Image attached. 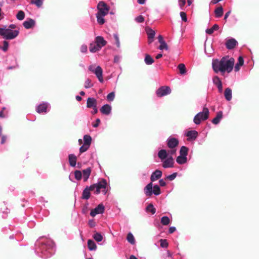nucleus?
I'll return each mask as SVG.
<instances>
[{"label": "nucleus", "instance_id": "f257e3e1", "mask_svg": "<svg viewBox=\"0 0 259 259\" xmlns=\"http://www.w3.org/2000/svg\"><path fill=\"white\" fill-rule=\"evenodd\" d=\"M34 249L37 255L41 258H47L54 254L55 246L51 239L41 237L36 241Z\"/></svg>", "mask_w": 259, "mask_h": 259}, {"label": "nucleus", "instance_id": "f03ea898", "mask_svg": "<svg viewBox=\"0 0 259 259\" xmlns=\"http://www.w3.org/2000/svg\"><path fill=\"white\" fill-rule=\"evenodd\" d=\"M234 59L229 56L222 57L220 60L213 59L212 60V68L215 73L219 72L223 75L225 72L230 73L234 65Z\"/></svg>", "mask_w": 259, "mask_h": 259}, {"label": "nucleus", "instance_id": "7ed1b4c3", "mask_svg": "<svg viewBox=\"0 0 259 259\" xmlns=\"http://www.w3.org/2000/svg\"><path fill=\"white\" fill-rule=\"evenodd\" d=\"M172 155H169L165 149H161L158 151L157 156L161 160L163 168H167L174 167L175 161Z\"/></svg>", "mask_w": 259, "mask_h": 259}, {"label": "nucleus", "instance_id": "20e7f679", "mask_svg": "<svg viewBox=\"0 0 259 259\" xmlns=\"http://www.w3.org/2000/svg\"><path fill=\"white\" fill-rule=\"evenodd\" d=\"M107 41L102 36H97L95 41L90 44L89 50L92 53H96L107 45Z\"/></svg>", "mask_w": 259, "mask_h": 259}, {"label": "nucleus", "instance_id": "39448f33", "mask_svg": "<svg viewBox=\"0 0 259 259\" xmlns=\"http://www.w3.org/2000/svg\"><path fill=\"white\" fill-rule=\"evenodd\" d=\"M94 194L98 195L101 192L103 195H106L108 191V184L107 181L105 179H102L97 183L91 185Z\"/></svg>", "mask_w": 259, "mask_h": 259}, {"label": "nucleus", "instance_id": "423d86ee", "mask_svg": "<svg viewBox=\"0 0 259 259\" xmlns=\"http://www.w3.org/2000/svg\"><path fill=\"white\" fill-rule=\"evenodd\" d=\"M18 30H13L7 28V26L0 28V35L5 39H13L16 38L19 34Z\"/></svg>", "mask_w": 259, "mask_h": 259}, {"label": "nucleus", "instance_id": "0eeeda50", "mask_svg": "<svg viewBox=\"0 0 259 259\" xmlns=\"http://www.w3.org/2000/svg\"><path fill=\"white\" fill-rule=\"evenodd\" d=\"M144 192L146 196L150 197L152 194L158 196L161 194L159 186L157 185L153 186L152 182L148 183L144 188Z\"/></svg>", "mask_w": 259, "mask_h": 259}, {"label": "nucleus", "instance_id": "6e6552de", "mask_svg": "<svg viewBox=\"0 0 259 259\" xmlns=\"http://www.w3.org/2000/svg\"><path fill=\"white\" fill-rule=\"evenodd\" d=\"M209 111L207 107H204L203 111L198 112L194 117L193 122L196 125H199L202 121L206 120L209 118Z\"/></svg>", "mask_w": 259, "mask_h": 259}, {"label": "nucleus", "instance_id": "1a4fd4ad", "mask_svg": "<svg viewBox=\"0 0 259 259\" xmlns=\"http://www.w3.org/2000/svg\"><path fill=\"white\" fill-rule=\"evenodd\" d=\"M166 144L167 147L170 149L169 150L167 151L169 153V154H175L177 151L176 148L179 144V140L177 138L170 136L167 138L166 140Z\"/></svg>", "mask_w": 259, "mask_h": 259}, {"label": "nucleus", "instance_id": "9d476101", "mask_svg": "<svg viewBox=\"0 0 259 259\" xmlns=\"http://www.w3.org/2000/svg\"><path fill=\"white\" fill-rule=\"evenodd\" d=\"M105 207L103 203L98 204L95 208L91 209L90 215L95 217L97 214H103L105 212Z\"/></svg>", "mask_w": 259, "mask_h": 259}, {"label": "nucleus", "instance_id": "9b49d317", "mask_svg": "<svg viewBox=\"0 0 259 259\" xmlns=\"http://www.w3.org/2000/svg\"><path fill=\"white\" fill-rule=\"evenodd\" d=\"M171 89L168 86H162L160 87L156 92V94L158 97H161L170 94Z\"/></svg>", "mask_w": 259, "mask_h": 259}, {"label": "nucleus", "instance_id": "f8f14e48", "mask_svg": "<svg viewBox=\"0 0 259 259\" xmlns=\"http://www.w3.org/2000/svg\"><path fill=\"white\" fill-rule=\"evenodd\" d=\"M98 12L97 14H100L103 15H107L109 11L108 6L103 1H101L98 5Z\"/></svg>", "mask_w": 259, "mask_h": 259}, {"label": "nucleus", "instance_id": "ddd939ff", "mask_svg": "<svg viewBox=\"0 0 259 259\" xmlns=\"http://www.w3.org/2000/svg\"><path fill=\"white\" fill-rule=\"evenodd\" d=\"M92 73H94L96 77L98 78L99 81L103 83L104 82L103 77V69L100 66H97V67L93 70Z\"/></svg>", "mask_w": 259, "mask_h": 259}, {"label": "nucleus", "instance_id": "4468645a", "mask_svg": "<svg viewBox=\"0 0 259 259\" xmlns=\"http://www.w3.org/2000/svg\"><path fill=\"white\" fill-rule=\"evenodd\" d=\"M49 106L50 104L48 102H43L37 106L36 111L40 114H46Z\"/></svg>", "mask_w": 259, "mask_h": 259}, {"label": "nucleus", "instance_id": "2eb2a0df", "mask_svg": "<svg viewBox=\"0 0 259 259\" xmlns=\"http://www.w3.org/2000/svg\"><path fill=\"white\" fill-rule=\"evenodd\" d=\"M185 135L188 137L187 140L190 141L196 139L198 133L195 130H191L186 132Z\"/></svg>", "mask_w": 259, "mask_h": 259}, {"label": "nucleus", "instance_id": "dca6fc26", "mask_svg": "<svg viewBox=\"0 0 259 259\" xmlns=\"http://www.w3.org/2000/svg\"><path fill=\"white\" fill-rule=\"evenodd\" d=\"M238 44L237 41L233 38L227 39L225 42V45L227 49L232 50Z\"/></svg>", "mask_w": 259, "mask_h": 259}, {"label": "nucleus", "instance_id": "f3484780", "mask_svg": "<svg viewBox=\"0 0 259 259\" xmlns=\"http://www.w3.org/2000/svg\"><path fill=\"white\" fill-rule=\"evenodd\" d=\"M162 175V172L161 170L159 169H156L154 171H153L151 176H150V180L151 182H153L159 178L161 177Z\"/></svg>", "mask_w": 259, "mask_h": 259}, {"label": "nucleus", "instance_id": "a211bd4d", "mask_svg": "<svg viewBox=\"0 0 259 259\" xmlns=\"http://www.w3.org/2000/svg\"><path fill=\"white\" fill-rule=\"evenodd\" d=\"M90 191H94L92 187H91V185L87 186L83 190L82 198L85 200L89 199L91 196Z\"/></svg>", "mask_w": 259, "mask_h": 259}, {"label": "nucleus", "instance_id": "6ab92c4d", "mask_svg": "<svg viewBox=\"0 0 259 259\" xmlns=\"http://www.w3.org/2000/svg\"><path fill=\"white\" fill-rule=\"evenodd\" d=\"M112 107L109 104H105L101 108L100 111L101 112L104 114L108 115L110 114L111 112Z\"/></svg>", "mask_w": 259, "mask_h": 259}, {"label": "nucleus", "instance_id": "aec40b11", "mask_svg": "<svg viewBox=\"0 0 259 259\" xmlns=\"http://www.w3.org/2000/svg\"><path fill=\"white\" fill-rule=\"evenodd\" d=\"M23 26L26 29H30L32 28L35 24L34 20L29 18L23 22Z\"/></svg>", "mask_w": 259, "mask_h": 259}, {"label": "nucleus", "instance_id": "412c9836", "mask_svg": "<svg viewBox=\"0 0 259 259\" xmlns=\"http://www.w3.org/2000/svg\"><path fill=\"white\" fill-rule=\"evenodd\" d=\"M97 106V101L96 99L92 97H89L88 98L87 101V108H91L95 107Z\"/></svg>", "mask_w": 259, "mask_h": 259}, {"label": "nucleus", "instance_id": "4be33fe9", "mask_svg": "<svg viewBox=\"0 0 259 259\" xmlns=\"http://www.w3.org/2000/svg\"><path fill=\"white\" fill-rule=\"evenodd\" d=\"M91 171L92 169L90 167L82 170V176L84 182L88 181L91 175Z\"/></svg>", "mask_w": 259, "mask_h": 259}, {"label": "nucleus", "instance_id": "5701e85b", "mask_svg": "<svg viewBox=\"0 0 259 259\" xmlns=\"http://www.w3.org/2000/svg\"><path fill=\"white\" fill-rule=\"evenodd\" d=\"M76 156L73 154H70L68 155V161L69 165L72 167H75L76 164Z\"/></svg>", "mask_w": 259, "mask_h": 259}, {"label": "nucleus", "instance_id": "b1692460", "mask_svg": "<svg viewBox=\"0 0 259 259\" xmlns=\"http://www.w3.org/2000/svg\"><path fill=\"white\" fill-rule=\"evenodd\" d=\"M222 118L223 112L222 111H220L217 113L216 116L212 120L211 122L214 124H218L220 123Z\"/></svg>", "mask_w": 259, "mask_h": 259}, {"label": "nucleus", "instance_id": "393cba45", "mask_svg": "<svg viewBox=\"0 0 259 259\" xmlns=\"http://www.w3.org/2000/svg\"><path fill=\"white\" fill-rule=\"evenodd\" d=\"M244 64V60L242 57L239 56L238 59V61L234 66V71L238 72L240 70V68Z\"/></svg>", "mask_w": 259, "mask_h": 259}, {"label": "nucleus", "instance_id": "a878e982", "mask_svg": "<svg viewBox=\"0 0 259 259\" xmlns=\"http://www.w3.org/2000/svg\"><path fill=\"white\" fill-rule=\"evenodd\" d=\"M188 161V158L186 156H178L176 158V162L177 163L180 165L184 164Z\"/></svg>", "mask_w": 259, "mask_h": 259}, {"label": "nucleus", "instance_id": "bb28decb", "mask_svg": "<svg viewBox=\"0 0 259 259\" xmlns=\"http://www.w3.org/2000/svg\"><path fill=\"white\" fill-rule=\"evenodd\" d=\"M224 96L226 100L228 101H230L232 99V90L230 88H227L225 89Z\"/></svg>", "mask_w": 259, "mask_h": 259}, {"label": "nucleus", "instance_id": "cd10ccee", "mask_svg": "<svg viewBox=\"0 0 259 259\" xmlns=\"http://www.w3.org/2000/svg\"><path fill=\"white\" fill-rule=\"evenodd\" d=\"M88 247L90 251L96 250L97 249L96 244L91 239H89L88 241Z\"/></svg>", "mask_w": 259, "mask_h": 259}, {"label": "nucleus", "instance_id": "c85d7f7f", "mask_svg": "<svg viewBox=\"0 0 259 259\" xmlns=\"http://www.w3.org/2000/svg\"><path fill=\"white\" fill-rule=\"evenodd\" d=\"M189 148L185 146L181 147L180 150V155L187 157L188 154Z\"/></svg>", "mask_w": 259, "mask_h": 259}, {"label": "nucleus", "instance_id": "c756f323", "mask_svg": "<svg viewBox=\"0 0 259 259\" xmlns=\"http://www.w3.org/2000/svg\"><path fill=\"white\" fill-rule=\"evenodd\" d=\"M147 34L149 39V43H151L152 42L153 39L155 36V32L152 29H150L147 31Z\"/></svg>", "mask_w": 259, "mask_h": 259}, {"label": "nucleus", "instance_id": "7c9ffc66", "mask_svg": "<svg viewBox=\"0 0 259 259\" xmlns=\"http://www.w3.org/2000/svg\"><path fill=\"white\" fill-rule=\"evenodd\" d=\"M126 240L132 245H134L136 243L135 237L131 232L128 233Z\"/></svg>", "mask_w": 259, "mask_h": 259}, {"label": "nucleus", "instance_id": "2f4dec72", "mask_svg": "<svg viewBox=\"0 0 259 259\" xmlns=\"http://www.w3.org/2000/svg\"><path fill=\"white\" fill-rule=\"evenodd\" d=\"M83 144L90 146L92 142V138L89 135H85L83 136Z\"/></svg>", "mask_w": 259, "mask_h": 259}, {"label": "nucleus", "instance_id": "473e14b6", "mask_svg": "<svg viewBox=\"0 0 259 259\" xmlns=\"http://www.w3.org/2000/svg\"><path fill=\"white\" fill-rule=\"evenodd\" d=\"M144 61L146 64L149 65H151L154 62V60L150 55L146 54Z\"/></svg>", "mask_w": 259, "mask_h": 259}, {"label": "nucleus", "instance_id": "72a5a7b5", "mask_svg": "<svg viewBox=\"0 0 259 259\" xmlns=\"http://www.w3.org/2000/svg\"><path fill=\"white\" fill-rule=\"evenodd\" d=\"M105 15H103L100 14H96V17L97 19V22L98 23L102 25L105 23V19L104 17Z\"/></svg>", "mask_w": 259, "mask_h": 259}, {"label": "nucleus", "instance_id": "f704fd0d", "mask_svg": "<svg viewBox=\"0 0 259 259\" xmlns=\"http://www.w3.org/2000/svg\"><path fill=\"white\" fill-rule=\"evenodd\" d=\"M214 13L216 17L220 18L222 17L223 14V8L222 7L217 8L214 11Z\"/></svg>", "mask_w": 259, "mask_h": 259}, {"label": "nucleus", "instance_id": "c9c22d12", "mask_svg": "<svg viewBox=\"0 0 259 259\" xmlns=\"http://www.w3.org/2000/svg\"><path fill=\"white\" fill-rule=\"evenodd\" d=\"M146 211L147 212H150L151 214H154L156 212V209L154 208L153 205L150 203L146 207Z\"/></svg>", "mask_w": 259, "mask_h": 259}, {"label": "nucleus", "instance_id": "e433bc0d", "mask_svg": "<svg viewBox=\"0 0 259 259\" xmlns=\"http://www.w3.org/2000/svg\"><path fill=\"white\" fill-rule=\"evenodd\" d=\"M219 28V26L218 24H214L213 26L209 29L206 30V33L209 34H211L213 33L214 31L218 30Z\"/></svg>", "mask_w": 259, "mask_h": 259}, {"label": "nucleus", "instance_id": "4c0bfd02", "mask_svg": "<svg viewBox=\"0 0 259 259\" xmlns=\"http://www.w3.org/2000/svg\"><path fill=\"white\" fill-rule=\"evenodd\" d=\"M93 238L97 242H99L102 241L103 240V236L100 233L96 232L93 235Z\"/></svg>", "mask_w": 259, "mask_h": 259}, {"label": "nucleus", "instance_id": "58836bf2", "mask_svg": "<svg viewBox=\"0 0 259 259\" xmlns=\"http://www.w3.org/2000/svg\"><path fill=\"white\" fill-rule=\"evenodd\" d=\"M178 68L181 74H185L186 73V68L184 64H180L178 65Z\"/></svg>", "mask_w": 259, "mask_h": 259}, {"label": "nucleus", "instance_id": "ea45409f", "mask_svg": "<svg viewBox=\"0 0 259 259\" xmlns=\"http://www.w3.org/2000/svg\"><path fill=\"white\" fill-rule=\"evenodd\" d=\"M2 205H4V208H3L2 206H1L0 211L5 214H7L8 213L10 212V209L7 208V207L6 206V204L5 202H3L2 204Z\"/></svg>", "mask_w": 259, "mask_h": 259}, {"label": "nucleus", "instance_id": "a19ab883", "mask_svg": "<svg viewBox=\"0 0 259 259\" xmlns=\"http://www.w3.org/2000/svg\"><path fill=\"white\" fill-rule=\"evenodd\" d=\"M169 219L167 216H163L161 218V223L163 225H167L169 224Z\"/></svg>", "mask_w": 259, "mask_h": 259}, {"label": "nucleus", "instance_id": "79ce46f5", "mask_svg": "<svg viewBox=\"0 0 259 259\" xmlns=\"http://www.w3.org/2000/svg\"><path fill=\"white\" fill-rule=\"evenodd\" d=\"M212 82L216 86L222 84L221 79L218 76H214L212 78Z\"/></svg>", "mask_w": 259, "mask_h": 259}, {"label": "nucleus", "instance_id": "37998d69", "mask_svg": "<svg viewBox=\"0 0 259 259\" xmlns=\"http://www.w3.org/2000/svg\"><path fill=\"white\" fill-rule=\"evenodd\" d=\"M43 2L44 0H32L30 4L35 5L37 8H40L42 5Z\"/></svg>", "mask_w": 259, "mask_h": 259}, {"label": "nucleus", "instance_id": "c03bdc74", "mask_svg": "<svg viewBox=\"0 0 259 259\" xmlns=\"http://www.w3.org/2000/svg\"><path fill=\"white\" fill-rule=\"evenodd\" d=\"M94 85V84L93 83H92L91 82V80L89 78H87L85 82H84V87L85 89H89V88H91L92 87H93Z\"/></svg>", "mask_w": 259, "mask_h": 259}, {"label": "nucleus", "instance_id": "a18cd8bd", "mask_svg": "<svg viewBox=\"0 0 259 259\" xmlns=\"http://www.w3.org/2000/svg\"><path fill=\"white\" fill-rule=\"evenodd\" d=\"M16 18L19 20H22L25 18V13L23 11H19L16 15Z\"/></svg>", "mask_w": 259, "mask_h": 259}, {"label": "nucleus", "instance_id": "49530a36", "mask_svg": "<svg viewBox=\"0 0 259 259\" xmlns=\"http://www.w3.org/2000/svg\"><path fill=\"white\" fill-rule=\"evenodd\" d=\"M74 177L76 180H80L82 178V172L79 170H76L74 171Z\"/></svg>", "mask_w": 259, "mask_h": 259}, {"label": "nucleus", "instance_id": "de8ad7c7", "mask_svg": "<svg viewBox=\"0 0 259 259\" xmlns=\"http://www.w3.org/2000/svg\"><path fill=\"white\" fill-rule=\"evenodd\" d=\"M177 172H174L171 175L166 176L165 179L169 181H173L177 177Z\"/></svg>", "mask_w": 259, "mask_h": 259}, {"label": "nucleus", "instance_id": "09e8293b", "mask_svg": "<svg viewBox=\"0 0 259 259\" xmlns=\"http://www.w3.org/2000/svg\"><path fill=\"white\" fill-rule=\"evenodd\" d=\"M89 203L87 202L83 206V207L82 208V210H81V212L83 214H85L88 212L89 210Z\"/></svg>", "mask_w": 259, "mask_h": 259}, {"label": "nucleus", "instance_id": "8fccbe9b", "mask_svg": "<svg viewBox=\"0 0 259 259\" xmlns=\"http://www.w3.org/2000/svg\"><path fill=\"white\" fill-rule=\"evenodd\" d=\"M114 38L115 40V44L118 48H120V43L119 38L118 37V35L117 33H114L113 34Z\"/></svg>", "mask_w": 259, "mask_h": 259}, {"label": "nucleus", "instance_id": "3c124183", "mask_svg": "<svg viewBox=\"0 0 259 259\" xmlns=\"http://www.w3.org/2000/svg\"><path fill=\"white\" fill-rule=\"evenodd\" d=\"M115 93L114 92H112L107 95V99L110 102L113 101L115 98Z\"/></svg>", "mask_w": 259, "mask_h": 259}, {"label": "nucleus", "instance_id": "603ef678", "mask_svg": "<svg viewBox=\"0 0 259 259\" xmlns=\"http://www.w3.org/2000/svg\"><path fill=\"white\" fill-rule=\"evenodd\" d=\"M160 246L162 248H167L168 247V243L165 239L160 240Z\"/></svg>", "mask_w": 259, "mask_h": 259}, {"label": "nucleus", "instance_id": "864d4df0", "mask_svg": "<svg viewBox=\"0 0 259 259\" xmlns=\"http://www.w3.org/2000/svg\"><path fill=\"white\" fill-rule=\"evenodd\" d=\"M3 47L1 48V49H2V50L6 52L8 51V47H9V42L6 41V40H4V42H3Z\"/></svg>", "mask_w": 259, "mask_h": 259}, {"label": "nucleus", "instance_id": "5fc2aeb1", "mask_svg": "<svg viewBox=\"0 0 259 259\" xmlns=\"http://www.w3.org/2000/svg\"><path fill=\"white\" fill-rule=\"evenodd\" d=\"M89 147H90V146H89L83 144V145H82L79 148V152H80V153H83L84 152H85L86 151H87L88 150Z\"/></svg>", "mask_w": 259, "mask_h": 259}, {"label": "nucleus", "instance_id": "6e6d98bb", "mask_svg": "<svg viewBox=\"0 0 259 259\" xmlns=\"http://www.w3.org/2000/svg\"><path fill=\"white\" fill-rule=\"evenodd\" d=\"M97 224L94 219H90L88 221V225L91 228H94L96 226Z\"/></svg>", "mask_w": 259, "mask_h": 259}, {"label": "nucleus", "instance_id": "4d7b16f0", "mask_svg": "<svg viewBox=\"0 0 259 259\" xmlns=\"http://www.w3.org/2000/svg\"><path fill=\"white\" fill-rule=\"evenodd\" d=\"M158 49L160 50L164 49L167 50L168 49L167 45L165 42L160 43V45L159 46Z\"/></svg>", "mask_w": 259, "mask_h": 259}, {"label": "nucleus", "instance_id": "13d9d810", "mask_svg": "<svg viewBox=\"0 0 259 259\" xmlns=\"http://www.w3.org/2000/svg\"><path fill=\"white\" fill-rule=\"evenodd\" d=\"M180 16L181 17L182 20L184 22L187 21V17L186 13L184 12H180Z\"/></svg>", "mask_w": 259, "mask_h": 259}, {"label": "nucleus", "instance_id": "bf43d9fd", "mask_svg": "<svg viewBox=\"0 0 259 259\" xmlns=\"http://www.w3.org/2000/svg\"><path fill=\"white\" fill-rule=\"evenodd\" d=\"M80 52L82 53H86L88 51V47L86 45H82L80 48Z\"/></svg>", "mask_w": 259, "mask_h": 259}, {"label": "nucleus", "instance_id": "052dcab7", "mask_svg": "<svg viewBox=\"0 0 259 259\" xmlns=\"http://www.w3.org/2000/svg\"><path fill=\"white\" fill-rule=\"evenodd\" d=\"M135 21L138 23H142L144 21V18L142 15L136 17Z\"/></svg>", "mask_w": 259, "mask_h": 259}, {"label": "nucleus", "instance_id": "680f3d73", "mask_svg": "<svg viewBox=\"0 0 259 259\" xmlns=\"http://www.w3.org/2000/svg\"><path fill=\"white\" fill-rule=\"evenodd\" d=\"M186 4V0H179V5L181 10L183 9L184 6Z\"/></svg>", "mask_w": 259, "mask_h": 259}, {"label": "nucleus", "instance_id": "e2e57ef3", "mask_svg": "<svg viewBox=\"0 0 259 259\" xmlns=\"http://www.w3.org/2000/svg\"><path fill=\"white\" fill-rule=\"evenodd\" d=\"M121 56L119 55H116L114 58V62L115 63H119L121 60Z\"/></svg>", "mask_w": 259, "mask_h": 259}, {"label": "nucleus", "instance_id": "0e129e2a", "mask_svg": "<svg viewBox=\"0 0 259 259\" xmlns=\"http://www.w3.org/2000/svg\"><path fill=\"white\" fill-rule=\"evenodd\" d=\"M96 67V64H91L89 66L88 69L90 71L92 72Z\"/></svg>", "mask_w": 259, "mask_h": 259}, {"label": "nucleus", "instance_id": "69168bd1", "mask_svg": "<svg viewBox=\"0 0 259 259\" xmlns=\"http://www.w3.org/2000/svg\"><path fill=\"white\" fill-rule=\"evenodd\" d=\"M159 185L161 187H164L166 186V182L163 179H160L159 180Z\"/></svg>", "mask_w": 259, "mask_h": 259}, {"label": "nucleus", "instance_id": "338daca9", "mask_svg": "<svg viewBox=\"0 0 259 259\" xmlns=\"http://www.w3.org/2000/svg\"><path fill=\"white\" fill-rule=\"evenodd\" d=\"M100 119L99 118H97L96 120V123H94L93 125V126L94 127H97L99 126V124L100 123Z\"/></svg>", "mask_w": 259, "mask_h": 259}, {"label": "nucleus", "instance_id": "774afa93", "mask_svg": "<svg viewBox=\"0 0 259 259\" xmlns=\"http://www.w3.org/2000/svg\"><path fill=\"white\" fill-rule=\"evenodd\" d=\"M176 231V228L175 227H170L168 229V233L169 234H172L174 232Z\"/></svg>", "mask_w": 259, "mask_h": 259}]
</instances>
